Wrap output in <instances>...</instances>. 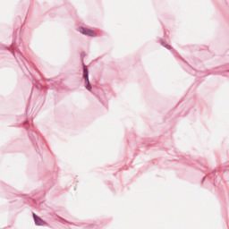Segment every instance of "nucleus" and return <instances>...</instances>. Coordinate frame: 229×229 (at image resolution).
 <instances>
[{
  "label": "nucleus",
  "mask_w": 229,
  "mask_h": 229,
  "mask_svg": "<svg viewBox=\"0 0 229 229\" xmlns=\"http://www.w3.org/2000/svg\"><path fill=\"white\" fill-rule=\"evenodd\" d=\"M84 78L88 83L86 87L87 90H92V85H90V81H89V74L88 73L84 74Z\"/></svg>",
  "instance_id": "obj_3"
},
{
  "label": "nucleus",
  "mask_w": 229,
  "mask_h": 229,
  "mask_svg": "<svg viewBox=\"0 0 229 229\" xmlns=\"http://www.w3.org/2000/svg\"><path fill=\"white\" fill-rule=\"evenodd\" d=\"M84 74H89V70L87 69L86 66H84Z\"/></svg>",
  "instance_id": "obj_4"
},
{
  "label": "nucleus",
  "mask_w": 229,
  "mask_h": 229,
  "mask_svg": "<svg viewBox=\"0 0 229 229\" xmlns=\"http://www.w3.org/2000/svg\"><path fill=\"white\" fill-rule=\"evenodd\" d=\"M33 217H34L36 225L42 226L43 225L46 224L44 222V220H42L40 217L37 216V215L33 214Z\"/></svg>",
  "instance_id": "obj_2"
},
{
  "label": "nucleus",
  "mask_w": 229,
  "mask_h": 229,
  "mask_svg": "<svg viewBox=\"0 0 229 229\" xmlns=\"http://www.w3.org/2000/svg\"><path fill=\"white\" fill-rule=\"evenodd\" d=\"M78 31L82 33V35H88L89 37H96V32L90 29H85L83 27H79Z\"/></svg>",
  "instance_id": "obj_1"
}]
</instances>
